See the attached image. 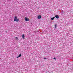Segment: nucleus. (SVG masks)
<instances>
[{
	"label": "nucleus",
	"mask_w": 73,
	"mask_h": 73,
	"mask_svg": "<svg viewBox=\"0 0 73 73\" xmlns=\"http://www.w3.org/2000/svg\"><path fill=\"white\" fill-rule=\"evenodd\" d=\"M41 18V15H38L37 17L38 19H40Z\"/></svg>",
	"instance_id": "obj_4"
},
{
	"label": "nucleus",
	"mask_w": 73,
	"mask_h": 73,
	"mask_svg": "<svg viewBox=\"0 0 73 73\" xmlns=\"http://www.w3.org/2000/svg\"><path fill=\"white\" fill-rule=\"evenodd\" d=\"M56 26H57V25H55V28H56Z\"/></svg>",
	"instance_id": "obj_9"
},
{
	"label": "nucleus",
	"mask_w": 73,
	"mask_h": 73,
	"mask_svg": "<svg viewBox=\"0 0 73 73\" xmlns=\"http://www.w3.org/2000/svg\"><path fill=\"white\" fill-rule=\"evenodd\" d=\"M6 32H7V31H6Z\"/></svg>",
	"instance_id": "obj_13"
},
{
	"label": "nucleus",
	"mask_w": 73,
	"mask_h": 73,
	"mask_svg": "<svg viewBox=\"0 0 73 73\" xmlns=\"http://www.w3.org/2000/svg\"><path fill=\"white\" fill-rule=\"evenodd\" d=\"M72 62L73 63V61Z\"/></svg>",
	"instance_id": "obj_14"
},
{
	"label": "nucleus",
	"mask_w": 73,
	"mask_h": 73,
	"mask_svg": "<svg viewBox=\"0 0 73 73\" xmlns=\"http://www.w3.org/2000/svg\"><path fill=\"white\" fill-rule=\"evenodd\" d=\"M25 21H29V19L27 18V17H25Z\"/></svg>",
	"instance_id": "obj_2"
},
{
	"label": "nucleus",
	"mask_w": 73,
	"mask_h": 73,
	"mask_svg": "<svg viewBox=\"0 0 73 73\" xmlns=\"http://www.w3.org/2000/svg\"><path fill=\"white\" fill-rule=\"evenodd\" d=\"M54 60H56L57 58H54Z\"/></svg>",
	"instance_id": "obj_10"
},
{
	"label": "nucleus",
	"mask_w": 73,
	"mask_h": 73,
	"mask_svg": "<svg viewBox=\"0 0 73 73\" xmlns=\"http://www.w3.org/2000/svg\"><path fill=\"white\" fill-rule=\"evenodd\" d=\"M21 54H20L19 55V57H21Z\"/></svg>",
	"instance_id": "obj_7"
},
{
	"label": "nucleus",
	"mask_w": 73,
	"mask_h": 73,
	"mask_svg": "<svg viewBox=\"0 0 73 73\" xmlns=\"http://www.w3.org/2000/svg\"><path fill=\"white\" fill-rule=\"evenodd\" d=\"M22 37L23 38H25V35L24 34H23L22 35Z\"/></svg>",
	"instance_id": "obj_5"
},
{
	"label": "nucleus",
	"mask_w": 73,
	"mask_h": 73,
	"mask_svg": "<svg viewBox=\"0 0 73 73\" xmlns=\"http://www.w3.org/2000/svg\"><path fill=\"white\" fill-rule=\"evenodd\" d=\"M55 17H56V18H57V19H58L60 17H59V16L58 15H55Z\"/></svg>",
	"instance_id": "obj_3"
},
{
	"label": "nucleus",
	"mask_w": 73,
	"mask_h": 73,
	"mask_svg": "<svg viewBox=\"0 0 73 73\" xmlns=\"http://www.w3.org/2000/svg\"><path fill=\"white\" fill-rule=\"evenodd\" d=\"M54 18H55V17H53V18H51V19L52 20H53L54 19Z\"/></svg>",
	"instance_id": "obj_6"
},
{
	"label": "nucleus",
	"mask_w": 73,
	"mask_h": 73,
	"mask_svg": "<svg viewBox=\"0 0 73 73\" xmlns=\"http://www.w3.org/2000/svg\"><path fill=\"white\" fill-rule=\"evenodd\" d=\"M17 16H15V17L14 21H16L17 23H18L19 21V19H17Z\"/></svg>",
	"instance_id": "obj_1"
},
{
	"label": "nucleus",
	"mask_w": 73,
	"mask_h": 73,
	"mask_svg": "<svg viewBox=\"0 0 73 73\" xmlns=\"http://www.w3.org/2000/svg\"><path fill=\"white\" fill-rule=\"evenodd\" d=\"M45 59H46V58H44V60H45Z\"/></svg>",
	"instance_id": "obj_12"
},
{
	"label": "nucleus",
	"mask_w": 73,
	"mask_h": 73,
	"mask_svg": "<svg viewBox=\"0 0 73 73\" xmlns=\"http://www.w3.org/2000/svg\"><path fill=\"white\" fill-rule=\"evenodd\" d=\"M19 56L17 57V58H19Z\"/></svg>",
	"instance_id": "obj_11"
},
{
	"label": "nucleus",
	"mask_w": 73,
	"mask_h": 73,
	"mask_svg": "<svg viewBox=\"0 0 73 73\" xmlns=\"http://www.w3.org/2000/svg\"><path fill=\"white\" fill-rule=\"evenodd\" d=\"M15 38L16 40H18V38H17V37H16Z\"/></svg>",
	"instance_id": "obj_8"
}]
</instances>
